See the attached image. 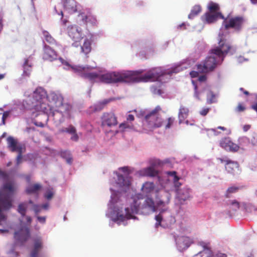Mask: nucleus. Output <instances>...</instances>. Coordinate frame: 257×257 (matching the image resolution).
I'll use <instances>...</instances> for the list:
<instances>
[{"mask_svg": "<svg viewBox=\"0 0 257 257\" xmlns=\"http://www.w3.org/2000/svg\"><path fill=\"white\" fill-rule=\"evenodd\" d=\"M33 210H34L35 213L37 214L41 210V206L35 204L33 205Z\"/></svg>", "mask_w": 257, "mask_h": 257, "instance_id": "57", "label": "nucleus"}, {"mask_svg": "<svg viewBox=\"0 0 257 257\" xmlns=\"http://www.w3.org/2000/svg\"><path fill=\"white\" fill-rule=\"evenodd\" d=\"M164 196L166 199H160L157 201V205L158 207H165L170 203L171 195L168 192H165Z\"/></svg>", "mask_w": 257, "mask_h": 257, "instance_id": "25", "label": "nucleus"}, {"mask_svg": "<svg viewBox=\"0 0 257 257\" xmlns=\"http://www.w3.org/2000/svg\"><path fill=\"white\" fill-rule=\"evenodd\" d=\"M213 253L211 250H203L195 254L194 257H212Z\"/></svg>", "mask_w": 257, "mask_h": 257, "instance_id": "36", "label": "nucleus"}, {"mask_svg": "<svg viewBox=\"0 0 257 257\" xmlns=\"http://www.w3.org/2000/svg\"><path fill=\"white\" fill-rule=\"evenodd\" d=\"M201 11V8L199 5H196L193 7L190 14L188 15L189 19H193L194 17L198 15Z\"/></svg>", "mask_w": 257, "mask_h": 257, "instance_id": "32", "label": "nucleus"}, {"mask_svg": "<svg viewBox=\"0 0 257 257\" xmlns=\"http://www.w3.org/2000/svg\"><path fill=\"white\" fill-rule=\"evenodd\" d=\"M119 127L120 129H121L122 131H123L125 128H132V125L128 124L127 122H123V123H121V124H120Z\"/></svg>", "mask_w": 257, "mask_h": 257, "instance_id": "48", "label": "nucleus"}, {"mask_svg": "<svg viewBox=\"0 0 257 257\" xmlns=\"http://www.w3.org/2000/svg\"><path fill=\"white\" fill-rule=\"evenodd\" d=\"M245 20L242 16H235L230 18H224L222 23L226 30L233 29L235 31H240L243 27Z\"/></svg>", "mask_w": 257, "mask_h": 257, "instance_id": "6", "label": "nucleus"}, {"mask_svg": "<svg viewBox=\"0 0 257 257\" xmlns=\"http://www.w3.org/2000/svg\"><path fill=\"white\" fill-rule=\"evenodd\" d=\"M241 205L243 206L245 211L248 212L257 211V206L254 205L252 204L242 202Z\"/></svg>", "mask_w": 257, "mask_h": 257, "instance_id": "35", "label": "nucleus"}, {"mask_svg": "<svg viewBox=\"0 0 257 257\" xmlns=\"http://www.w3.org/2000/svg\"><path fill=\"white\" fill-rule=\"evenodd\" d=\"M239 148L240 147L238 145L234 144L230 141V145L227 148L228 149H227L226 151L235 152H237L239 150Z\"/></svg>", "mask_w": 257, "mask_h": 257, "instance_id": "40", "label": "nucleus"}, {"mask_svg": "<svg viewBox=\"0 0 257 257\" xmlns=\"http://www.w3.org/2000/svg\"><path fill=\"white\" fill-rule=\"evenodd\" d=\"M14 237L21 242H25L30 237L29 228L27 227H22L19 231L15 232Z\"/></svg>", "mask_w": 257, "mask_h": 257, "instance_id": "13", "label": "nucleus"}, {"mask_svg": "<svg viewBox=\"0 0 257 257\" xmlns=\"http://www.w3.org/2000/svg\"><path fill=\"white\" fill-rule=\"evenodd\" d=\"M252 146H257V134L253 135L250 139Z\"/></svg>", "mask_w": 257, "mask_h": 257, "instance_id": "54", "label": "nucleus"}, {"mask_svg": "<svg viewBox=\"0 0 257 257\" xmlns=\"http://www.w3.org/2000/svg\"><path fill=\"white\" fill-rule=\"evenodd\" d=\"M175 241L178 249L181 251L188 248L193 243L192 239L186 236H177Z\"/></svg>", "mask_w": 257, "mask_h": 257, "instance_id": "10", "label": "nucleus"}, {"mask_svg": "<svg viewBox=\"0 0 257 257\" xmlns=\"http://www.w3.org/2000/svg\"><path fill=\"white\" fill-rule=\"evenodd\" d=\"M154 184L153 182H147L145 183L142 187V190L145 193H149L153 191Z\"/></svg>", "mask_w": 257, "mask_h": 257, "instance_id": "26", "label": "nucleus"}, {"mask_svg": "<svg viewBox=\"0 0 257 257\" xmlns=\"http://www.w3.org/2000/svg\"><path fill=\"white\" fill-rule=\"evenodd\" d=\"M239 189V187L235 186L228 187L225 193V197L227 198L231 197L232 194L237 192Z\"/></svg>", "mask_w": 257, "mask_h": 257, "instance_id": "28", "label": "nucleus"}, {"mask_svg": "<svg viewBox=\"0 0 257 257\" xmlns=\"http://www.w3.org/2000/svg\"><path fill=\"white\" fill-rule=\"evenodd\" d=\"M218 18L224 19V16L221 13H211L207 12L201 17V19L205 23L211 24L216 21Z\"/></svg>", "mask_w": 257, "mask_h": 257, "instance_id": "15", "label": "nucleus"}, {"mask_svg": "<svg viewBox=\"0 0 257 257\" xmlns=\"http://www.w3.org/2000/svg\"><path fill=\"white\" fill-rule=\"evenodd\" d=\"M141 174L144 176L154 177L157 175L158 172L152 167L143 169L140 171Z\"/></svg>", "mask_w": 257, "mask_h": 257, "instance_id": "23", "label": "nucleus"}, {"mask_svg": "<svg viewBox=\"0 0 257 257\" xmlns=\"http://www.w3.org/2000/svg\"><path fill=\"white\" fill-rule=\"evenodd\" d=\"M9 116V112H4L2 116V120H3V124L5 123V120Z\"/></svg>", "mask_w": 257, "mask_h": 257, "instance_id": "60", "label": "nucleus"}, {"mask_svg": "<svg viewBox=\"0 0 257 257\" xmlns=\"http://www.w3.org/2000/svg\"><path fill=\"white\" fill-rule=\"evenodd\" d=\"M106 103V102L101 103L100 104L95 105L93 106V109L94 111H97L101 110L103 106Z\"/></svg>", "mask_w": 257, "mask_h": 257, "instance_id": "46", "label": "nucleus"}, {"mask_svg": "<svg viewBox=\"0 0 257 257\" xmlns=\"http://www.w3.org/2000/svg\"><path fill=\"white\" fill-rule=\"evenodd\" d=\"M15 191L16 187L13 182L6 183L0 190V224L6 220L2 210L9 209L12 206V198Z\"/></svg>", "mask_w": 257, "mask_h": 257, "instance_id": "3", "label": "nucleus"}, {"mask_svg": "<svg viewBox=\"0 0 257 257\" xmlns=\"http://www.w3.org/2000/svg\"><path fill=\"white\" fill-rule=\"evenodd\" d=\"M46 96V92L42 87H38L36 88L34 92L33 97L37 101H41V100L45 98Z\"/></svg>", "mask_w": 257, "mask_h": 257, "instance_id": "20", "label": "nucleus"}, {"mask_svg": "<svg viewBox=\"0 0 257 257\" xmlns=\"http://www.w3.org/2000/svg\"><path fill=\"white\" fill-rule=\"evenodd\" d=\"M162 108L160 106H157L154 109L146 112H141V115L144 116V125L149 131H153L156 128L160 127L163 124L164 121L160 114Z\"/></svg>", "mask_w": 257, "mask_h": 257, "instance_id": "4", "label": "nucleus"}, {"mask_svg": "<svg viewBox=\"0 0 257 257\" xmlns=\"http://www.w3.org/2000/svg\"><path fill=\"white\" fill-rule=\"evenodd\" d=\"M79 16L81 17L83 22L85 24H87L91 18L90 16H86L84 14H81Z\"/></svg>", "mask_w": 257, "mask_h": 257, "instance_id": "50", "label": "nucleus"}, {"mask_svg": "<svg viewBox=\"0 0 257 257\" xmlns=\"http://www.w3.org/2000/svg\"><path fill=\"white\" fill-rule=\"evenodd\" d=\"M66 132L69 134H75V133L76 132V130L73 125H70L68 127L66 128Z\"/></svg>", "mask_w": 257, "mask_h": 257, "instance_id": "51", "label": "nucleus"}, {"mask_svg": "<svg viewBox=\"0 0 257 257\" xmlns=\"http://www.w3.org/2000/svg\"><path fill=\"white\" fill-rule=\"evenodd\" d=\"M175 121V118L173 117H169L167 118L166 123H165V128L166 129L170 128L173 125Z\"/></svg>", "mask_w": 257, "mask_h": 257, "instance_id": "41", "label": "nucleus"}, {"mask_svg": "<svg viewBox=\"0 0 257 257\" xmlns=\"http://www.w3.org/2000/svg\"><path fill=\"white\" fill-rule=\"evenodd\" d=\"M230 143V140L229 138H224L220 141V146L225 150L228 149Z\"/></svg>", "mask_w": 257, "mask_h": 257, "instance_id": "37", "label": "nucleus"}, {"mask_svg": "<svg viewBox=\"0 0 257 257\" xmlns=\"http://www.w3.org/2000/svg\"><path fill=\"white\" fill-rule=\"evenodd\" d=\"M53 193L52 191L50 190L47 191L45 194V197L48 200L51 199L53 197Z\"/></svg>", "mask_w": 257, "mask_h": 257, "instance_id": "55", "label": "nucleus"}, {"mask_svg": "<svg viewBox=\"0 0 257 257\" xmlns=\"http://www.w3.org/2000/svg\"><path fill=\"white\" fill-rule=\"evenodd\" d=\"M57 52L49 46L45 44L43 46V59L49 61H53L57 58Z\"/></svg>", "mask_w": 257, "mask_h": 257, "instance_id": "11", "label": "nucleus"}, {"mask_svg": "<svg viewBox=\"0 0 257 257\" xmlns=\"http://www.w3.org/2000/svg\"><path fill=\"white\" fill-rule=\"evenodd\" d=\"M82 78L91 82L97 81L105 83H133L139 82L154 81L157 80L164 73L159 68H154L148 71L143 75L139 76L141 71L110 72L99 75L95 72L86 73L85 67L81 66L73 68Z\"/></svg>", "mask_w": 257, "mask_h": 257, "instance_id": "1", "label": "nucleus"}, {"mask_svg": "<svg viewBox=\"0 0 257 257\" xmlns=\"http://www.w3.org/2000/svg\"><path fill=\"white\" fill-rule=\"evenodd\" d=\"M226 170L230 173H233L238 169V164L236 162L226 159L225 164Z\"/></svg>", "mask_w": 257, "mask_h": 257, "instance_id": "22", "label": "nucleus"}, {"mask_svg": "<svg viewBox=\"0 0 257 257\" xmlns=\"http://www.w3.org/2000/svg\"><path fill=\"white\" fill-rule=\"evenodd\" d=\"M47 97L54 109L56 108L57 106L60 105L64 100L63 97L61 94L55 92H50Z\"/></svg>", "mask_w": 257, "mask_h": 257, "instance_id": "14", "label": "nucleus"}, {"mask_svg": "<svg viewBox=\"0 0 257 257\" xmlns=\"http://www.w3.org/2000/svg\"><path fill=\"white\" fill-rule=\"evenodd\" d=\"M155 219L157 221L156 223V227H158L159 226L161 225V221L162 220V216L161 214H159L156 216Z\"/></svg>", "mask_w": 257, "mask_h": 257, "instance_id": "49", "label": "nucleus"}, {"mask_svg": "<svg viewBox=\"0 0 257 257\" xmlns=\"http://www.w3.org/2000/svg\"><path fill=\"white\" fill-rule=\"evenodd\" d=\"M249 142V140L248 138L246 137H243L241 138L239 140V144L241 147L242 148L245 147V145H244V144H248Z\"/></svg>", "mask_w": 257, "mask_h": 257, "instance_id": "47", "label": "nucleus"}, {"mask_svg": "<svg viewBox=\"0 0 257 257\" xmlns=\"http://www.w3.org/2000/svg\"><path fill=\"white\" fill-rule=\"evenodd\" d=\"M37 219L42 223H44L46 221V217L44 216H38Z\"/></svg>", "mask_w": 257, "mask_h": 257, "instance_id": "62", "label": "nucleus"}, {"mask_svg": "<svg viewBox=\"0 0 257 257\" xmlns=\"http://www.w3.org/2000/svg\"><path fill=\"white\" fill-rule=\"evenodd\" d=\"M231 208L234 211L239 208L240 203L235 200H232L230 202Z\"/></svg>", "mask_w": 257, "mask_h": 257, "instance_id": "42", "label": "nucleus"}, {"mask_svg": "<svg viewBox=\"0 0 257 257\" xmlns=\"http://www.w3.org/2000/svg\"><path fill=\"white\" fill-rule=\"evenodd\" d=\"M64 8L70 14L74 13L77 11L76 3L74 0H64Z\"/></svg>", "mask_w": 257, "mask_h": 257, "instance_id": "19", "label": "nucleus"}, {"mask_svg": "<svg viewBox=\"0 0 257 257\" xmlns=\"http://www.w3.org/2000/svg\"><path fill=\"white\" fill-rule=\"evenodd\" d=\"M199 72L198 71V72L193 71L190 73V75L192 78H195L198 76Z\"/></svg>", "mask_w": 257, "mask_h": 257, "instance_id": "61", "label": "nucleus"}, {"mask_svg": "<svg viewBox=\"0 0 257 257\" xmlns=\"http://www.w3.org/2000/svg\"><path fill=\"white\" fill-rule=\"evenodd\" d=\"M43 35L45 40L51 45L57 46L58 44L56 40L52 37L49 33L46 31H43Z\"/></svg>", "mask_w": 257, "mask_h": 257, "instance_id": "24", "label": "nucleus"}, {"mask_svg": "<svg viewBox=\"0 0 257 257\" xmlns=\"http://www.w3.org/2000/svg\"><path fill=\"white\" fill-rule=\"evenodd\" d=\"M141 203L139 200L135 199L134 200V205L132 206L131 209L126 207L124 209V211L122 208L117 209L115 210L116 214L115 217L113 218L114 222H123L126 220L134 218L133 214L134 213H137L140 208Z\"/></svg>", "mask_w": 257, "mask_h": 257, "instance_id": "5", "label": "nucleus"}, {"mask_svg": "<svg viewBox=\"0 0 257 257\" xmlns=\"http://www.w3.org/2000/svg\"><path fill=\"white\" fill-rule=\"evenodd\" d=\"M119 169L124 173L125 176L116 173L117 175V184L120 186H129L131 185V178L128 175L131 173L130 168L128 167H123L120 168Z\"/></svg>", "mask_w": 257, "mask_h": 257, "instance_id": "7", "label": "nucleus"}, {"mask_svg": "<svg viewBox=\"0 0 257 257\" xmlns=\"http://www.w3.org/2000/svg\"><path fill=\"white\" fill-rule=\"evenodd\" d=\"M207 79V77L205 76V75H201V76H200L199 77H198V80L200 81V82H203V81H206Z\"/></svg>", "mask_w": 257, "mask_h": 257, "instance_id": "64", "label": "nucleus"}, {"mask_svg": "<svg viewBox=\"0 0 257 257\" xmlns=\"http://www.w3.org/2000/svg\"><path fill=\"white\" fill-rule=\"evenodd\" d=\"M143 205L145 208L148 207L153 211H155V203L153 199L151 198L148 197L146 198Z\"/></svg>", "mask_w": 257, "mask_h": 257, "instance_id": "33", "label": "nucleus"}, {"mask_svg": "<svg viewBox=\"0 0 257 257\" xmlns=\"http://www.w3.org/2000/svg\"><path fill=\"white\" fill-rule=\"evenodd\" d=\"M27 205L26 203H20L18 208V211L22 216H25L26 212Z\"/></svg>", "mask_w": 257, "mask_h": 257, "instance_id": "38", "label": "nucleus"}, {"mask_svg": "<svg viewBox=\"0 0 257 257\" xmlns=\"http://www.w3.org/2000/svg\"><path fill=\"white\" fill-rule=\"evenodd\" d=\"M72 136L71 137V140L73 141L77 142L78 140L79 137L76 132L75 133V134H72Z\"/></svg>", "mask_w": 257, "mask_h": 257, "instance_id": "59", "label": "nucleus"}, {"mask_svg": "<svg viewBox=\"0 0 257 257\" xmlns=\"http://www.w3.org/2000/svg\"><path fill=\"white\" fill-rule=\"evenodd\" d=\"M18 152V155L17 156V165H19L22 162L23 150H20Z\"/></svg>", "mask_w": 257, "mask_h": 257, "instance_id": "53", "label": "nucleus"}, {"mask_svg": "<svg viewBox=\"0 0 257 257\" xmlns=\"http://www.w3.org/2000/svg\"><path fill=\"white\" fill-rule=\"evenodd\" d=\"M41 188V186L38 184L29 185L26 189L27 194H32L37 192Z\"/></svg>", "mask_w": 257, "mask_h": 257, "instance_id": "29", "label": "nucleus"}, {"mask_svg": "<svg viewBox=\"0 0 257 257\" xmlns=\"http://www.w3.org/2000/svg\"><path fill=\"white\" fill-rule=\"evenodd\" d=\"M33 248L31 252V257H38L39 253L43 248V241L41 236L33 239Z\"/></svg>", "mask_w": 257, "mask_h": 257, "instance_id": "12", "label": "nucleus"}, {"mask_svg": "<svg viewBox=\"0 0 257 257\" xmlns=\"http://www.w3.org/2000/svg\"><path fill=\"white\" fill-rule=\"evenodd\" d=\"M117 124V117L113 113H104L101 117V126L112 127Z\"/></svg>", "mask_w": 257, "mask_h": 257, "instance_id": "9", "label": "nucleus"}, {"mask_svg": "<svg viewBox=\"0 0 257 257\" xmlns=\"http://www.w3.org/2000/svg\"><path fill=\"white\" fill-rule=\"evenodd\" d=\"M151 90L154 94L161 95L162 93V90L156 86H153Z\"/></svg>", "mask_w": 257, "mask_h": 257, "instance_id": "44", "label": "nucleus"}, {"mask_svg": "<svg viewBox=\"0 0 257 257\" xmlns=\"http://www.w3.org/2000/svg\"><path fill=\"white\" fill-rule=\"evenodd\" d=\"M245 108L241 103H239L236 108V110L238 112L243 111L245 110Z\"/></svg>", "mask_w": 257, "mask_h": 257, "instance_id": "58", "label": "nucleus"}, {"mask_svg": "<svg viewBox=\"0 0 257 257\" xmlns=\"http://www.w3.org/2000/svg\"><path fill=\"white\" fill-rule=\"evenodd\" d=\"M199 244L204 248V250H211L209 243L201 241L199 243Z\"/></svg>", "mask_w": 257, "mask_h": 257, "instance_id": "52", "label": "nucleus"}, {"mask_svg": "<svg viewBox=\"0 0 257 257\" xmlns=\"http://www.w3.org/2000/svg\"><path fill=\"white\" fill-rule=\"evenodd\" d=\"M7 140L8 142V147L11 152H18L20 150H23L22 146L18 145L17 141L14 138L9 137Z\"/></svg>", "mask_w": 257, "mask_h": 257, "instance_id": "17", "label": "nucleus"}, {"mask_svg": "<svg viewBox=\"0 0 257 257\" xmlns=\"http://www.w3.org/2000/svg\"><path fill=\"white\" fill-rule=\"evenodd\" d=\"M91 44L90 41L86 39L83 43V45L81 46L82 52L85 54H88L91 50Z\"/></svg>", "mask_w": 257, "mask_h": 257, "instance_id": "27", "label": "nucleus"}, {"mask_svg": "<svg viewBox=\"0 0 257 257\" xmlns=\"http://www.w3.org/2000/svg\"><path fill=\"white\" fill-rule=\"evenodd\" d=\"M167 174L168 175L173 177V182L175 188H179L181 186V184L179 182L180 178L176 175V172H168Z\"/></svg>", "mask_w": 257, "mask_h": 257, "instance_id": "31", "label": "nucleus"}, {"mask_svg": "<svg viewBox=\"0 0 257 257\" xmlns=\"http://www.w3.org/2000/svg\"><path fill=\"white\" fill-rule=\"evenodd\" d=\"M209 110V108H204L200 111V114L202 116H205L208 113Z\"/></svg>", "mask_w": 257, "mask_h": 257, "instance_id": "56", "label": "nucleus"}, {"mask_svg": "<svg viewBox=\"0 0 257 257\" xmlns=\"http://www.w3.org/2000/svg\"><path fill=\"white\" fill-rule=\"evenodd\" d=\"M72 106L67 103H63V101L60 105H58L55 108V110L61 113L63 116L70 118L71 116V110Z\"/></svg>", "mask_w": 257, "mask_h": 257, "instance_id": "16", "label": "nucleus"}, {"mask_svg": "<svg viewBox=\"0 0 257 257\" xmlns=\"http://www.w3.org/2000/svg\"><path fill=\"white\" fill-rule=\"evenodd\" d=\"M134 119H135V117L133 114H130L127 116V117H126L127 121L131 122V121H134Z\"/></svg>", "mask_w": 257, "mask_h": 257, "instance_id": "63", "label": "nucleus"}, {"mask_svg": "<svg viewBox=\"0 0 257 257\" xmlns=\"http://www.w3.org/2000/svg\"><path fill=\"white\" fill-rule=\"evenodd\" d=\"M192 84H193L194 88V96L197 99L199 100L200 99L199 94L201 93V92H199L197 91V86L196 84L195 83V81L193 80L192 81Z\"/></svg>", "mask_w": 257, "mask_h": 257, "instance_id": "45", "label": "nucleus"}, {"mask_svg": "<svg viewBox=\"0 0 257 257\" xmlns=\"http://www.w3.org/2000/svg\"><path fill=\"white\" fill-rule=\"evenodd\" d=\"M61 156L66 159L67 163L71 164L72 163L73 159L70 152L68 151H61Z\"/></svg>", "mask_w": 257, "mask_h": 257, "instance_id": "34", "label": "nucleus"}, {"mask_svg": "<svg viewBox=\"0 0 257 257\" xmlns=\"http://www.w3.org/2000/svg\"><path fill=\"white\" fill-rule=\"evenodd\" d=\"M219 47L210 50V54L216 56L207 57L204 61L196 65L197 70L200 73H207L212 71L217 65L221 63L224 60L225 55L233 49L228 44L220 38L219 42Z\"/></svg>", "mask_w": 257, "mask_h": 257, "instance_id": "2", "label": "nucleus"}, {"mask_svg": "<svg viewBox=\"0 0 257 257\" xmlns=\"http://www.w3.org/2000/svg\"><path fill=\"white\" fill-rule=\"evenodd\" d=\"M188 113V108L183 105H181L180 107L178 113V117L180 123H181L187 117Z\"/></svg>", "mask_w": 257, "mask_h": 257, "instance_id": "21", "label": "nucleus"}, {"mask_svg": "<svg viewBox=\"0 0 257 257\" xmlns=\"http://www.w3.org/2000/svg\"><path fill=\"white\" fill-rule=\"evenodd\" d=\"M177 199L180 204H183L184 201L190 198L189 190L187 188H183L180 190H177Z\"/></svg>", "mask_w": 257, "mask_h": 257, "instance_id": "18", "label": "nucleus"}, {"mask_svg": "<svg viewBox=\"0 0 257 257\" xmlns=\"http://www.w3.org/2000/svg\"><path fill=\"white\" fill-rule=\"evenodd\" d=\"M68 34L69 36L74 41L73 45L77 47L79 44L78 43L82 39V33L75 26H71L68 27Z\"/></svg>", "mask_w": 257, "mask_h": 257, "instance_id": "8", "label": "nucleus"}, {"mask_svg": "<svg viewBox=\"0 0 257 257\" xmlns=\"http://www.w3.org/2000/svg\"><path fill=\"white\" fill-rule=\"evenodd\" d=\"M150 164L151 165V167H152L153 168H154L157 166H160L161 162L159 160L153 159L150 161Z\"/></svg>", "mask_w": 257, "mask_h": 257, "instance_id": "43", "label": "nucleus"}, {"mask_svg": "<svg viewBox=\"0 0 257 257\" xmlns=\"http://www.w3.org/2000/svg\"><path fill=\"white\" fill-rule=\"evenodd\" d=\"M208 9L209 11V13H220L219 12L220 7L218 4L213 3L212 2H211L209 3L208 6Z\"/></svg>", "mask_w": 257, "mask_h": 257, "instance_id": "30", "label": "nucleus"}, {"mask_svg": "<svg viewBox=\"0 0 257 257\" xmlns=\"http://www.w3.org/2000/svg\"><path fill=\"white\" fill-rule=\"evenodd\" d=\"M207 100L208 103L210 104L215 102V95L213 92L210 90H208L207 91Z\"/></svg>", "mask_w": 257, "mask_h": 257, "instance_id": "39", "label": "nucleus"}]
</instances>
